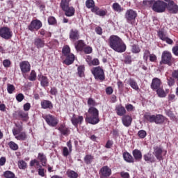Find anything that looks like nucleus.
I'll use <instances>...</instances> for the list:
<instances>
[{
    "label": "nucleus",
    "instance_id": "f257e3e1",
    "mask_svg": "<svg viewBox=\"0 0 178 178\" xmlns=\"http://www.w3.org/2000/svg\"><path fill=\"white\" fill-rule=\"evenodd\" d=\"M108 44L111 48L115 51V52L122 54L126 51V44L119 36L111 35L109 38Z\"/></svg>",
    "mask_w": 178,
    "mask_h": 178
},
{
    "label": "nucleus",
    "instance_id": "f03ea898",
    "mask_svg": "<svg viewBox=\"0 0 178 178\" xmlns=\"http://www.w3.org/2000/svg\"><path fill=\"white\" fill-rule=\"evenodd\" d=\"M86 118V122L90 124H97L99 123V111L95 107H89L88 112L85 113Z\"/></svg>",
    "mask_w": 178,
    "mask_h": 178
},
{
    "label": "nucleus",
    "instance_id": "7ed1b4c3",
    "mask_svg": "<svg viewBox=\"0 0 178 178\" xmlns=\"http://www.w3.org/2000/svg\"><path fill=\"white\" fill-rule=\"evenodd\" d=\"M144 118L149 123H156V124H163L165 120H166V117L161 114L151 115L150 113H145L144 115Z\"/></svg>",
    "mask_w": 178,
    "mask_h": 178
},
{
    "label": "nucleus",
    "instance_id": "20e7f679",
    "mask_svg": "<svg viewBox=\"0 0 178 178\" xmlns=\"http://www.w3.org/2000/svg\"><path fill=\"white\" fill-rule=\"evenodd\" d=\"M166 154H168V151L164 149L162 146H154L153 147V155L155 156L156 159L161 162V161H163V157L166 156Z\"/></svg>",
    "mask_w": 178,
    "mask_h": 178
},
{
    "label": "nucleus",
    "instance_id": "39448f33",
    "mask_svg": "<svg viewBox=\"0 0 178 178\" xmlns=\"http://www.w3.org/2000/svg\"><path fill=\"white\" fill-rule=\"evenodd\" d=\"M174 58L172 56V53L169 51H164L161 54V60L160 65H168V66H172L173 65Z\"/></svg>",
    "mask_w": 178,
    "mask_h": 178
},
{
    "label": "nucleus",
    "instance_id": "423d86ee",
    "mask_svg": "<svg viewBox=\"0 0 178 178\" xmlns=\"http://www.w3.org/2000/svg\"><path fill=\"white\" fill-rule=\"evenodd\" d=\"M166 8H168V3L162 0H154L152 10L156 13H163V12H165Z\"/></svg>",
    "mask_w": 178,
    "mask_h": 178
},
{
    "label": "nucleus",
    "instance_id": "0eeeda50",
    "mask_svg": "<svg viewBox=\"0 0 178 178\" xmlns=\"http://www.w3.org/2000/svg\"><path fill=\"white\" fill-rule=\"evenodd\" d=\"M91 73L93 74L95 80H99V81H104L105 80V72L104 68L102 67H94L91 69Z\"/></svg>",
    "mask_w": 178,
    "mask_h": 178
},
{
    "label": "nucleus",
    "instance_id": "6e6552de",
    "mask_svg": "<svg viewBox=\"0 0 178 178\" xmlns=\"http://www.w3.org/2000/svg\"><path fill=\"white\" fill-rule=\"evenodd\" d=\"M124 18L129 24H134L136 19H137V11L133 9H128L125 12Z\"/></svg>",
    "mask_w": 178,
    "mask_h": 178
},
{
    "label": "nucleus",
    "instance_id": "1a4fd4ad",
    "mask_svg": "<svg viewBox=\"0 0 178 178\" xmlns=\"http://www.w3.org/2000/svg\"><path fill=\"white\" fill-rule=\"evenodd\" d=\"M42 118L50 127H56L58 123H59V120L51 114L43 115Z\"/></svg>",
    "mask_w": 178,
    "mask_h": 178
},
{
    "label": "nucleus",
    "instance_id": "9d476101",
    "mask_svg": "<svg viewBox=\"0 0 178 178\" xmlns=\"http://www.w3.org/2000/svg\"><path fill=\"white\" fill-rule=\"evenodd\" d=\"M23 130L22 127H18L17 129H13V134L15 136L16 140H19V141H26L27 140V134L26 132H21Z\"/></svg>",
    "mask_w": 178,
    "mask_h": 178
},
{
    "label": "nucleus",
    "instance_id": "9b49d317",
    "mask_svg": "<svg viewBox=\"0 0 178 178\" xmlns=\"http://www.w3.org/2000/svg\"><path fill=\"white\" fill-rule=\"evenodd\" d=\"M42 27V22L38 19H33L29 25L28 29L30 31H38Z\"/></svg>",
    "mask_w": 178,
    "mask_h": 178
},
{
    "label": "nucleus",
    "instance_id": "f8f14e48",
    "mask_svg": "<svg viewBox=\"0 0 178 178\" xmlns=\"http://www.w3.org/2000/svg\"><path fill=\"white\" fill-rule=\"evenodd\" d=\"M100 178H108L112 175V169L108 165L103 166L99 171Z\"/></svg>",
    "mask_w": 178,
    "mask_h": 178
},
{
    "label": "nucleus",
    "instance_id": "ddd939ff",
    "mask_svg": "<svg viewBox=\"0 0 178 178\" xmlns=\"http://www.w3.org/2000/svg\"><path fill=\"white\" fill-rule=\"evenodd\" d=\"M0 37L4 40H10L12 38V31L8 27H2L0 29Z\"/></svg>",
    "mask_w": 178,
    "mask_h": 178
},
{
    "label": "nucleus",
    "instance_id": "4468645a",
    "mask_svg": "<svg viewBox=\"0 0 178 178\" xmlns=\"http://www.w3.org/2000/svg\"><path fill=\"white\" fill-rule=\"evenodd\" d=\"M166 8L169 13L172 15H176L178 13V5L176 4L174 1H170L168 3H167Z\"/></svg>",
    "mask_w": 178,
    "mask_h": 178
},
{
    "label": "nucleus",
    "instance_id": "2eb2a0df",
    "mask_svg": "<svg viewBox=\"0 0 178 178\" xmlns=\"http://www.w3.org/2000/svg\"><path fill=\"white\" fill-rule=\"evenodd\" d=\"M19 67L21 69V72L22 74H26V73H29L31 70V65L29 61H22L19 63Z\"/></svg>",
    "mask_w": 178,
    "mask_h": 178
},
{
    "label": "nucleus",
    "instance_id": "dca6fc26",
    "mask_svg": "<svg viewBox=\"0 0 178 178\" xmlns=\"http://www.w3.org/2000/svg\"><path fill=\"white\" fill-rule=\"evenodd\" d=\"M71 122L74 127H78L79 124H81L84 122V117L82 115L76 116V114H73Z\"/></svg>",
    "mask_w": 178,
    "mask_h": 178
},
{
    "label": "nucleus",
    "instance_id": "f3484780",
    "mask_svg": "<svg viewBox=\"0 0 178 178\" xmlns=\"http://www.w3.org/2000/svg\"><path fill=\"white\" fill-rule=\"evenodd\" d=\"M162 86V81L159 78H154L151 83V88L153 91H156V90L161 88Z\"/></svg>",
    "mask_w": 178,
    "mask_h": 178
},
{
    "label": "nucleus",
    "instance_id": "a211bd4d",
    "mask_svg": "<svg viewBox=\"0 0 178 178\" xmlns=\"http://www.w3.org/2000/svg\"><path fill=\"white\" fill-rule=\"evenodd\" d=\"M158 35H159V38L162 40V41H165V42H167V44H169L170 45L173 44V40L169 38L166 35V33H165V32L162 31H159L158 32Z\"/></svg>",
    "mask_w": 178,
    "mask_h": 178
},
{
    "label": "nucleus",
    "instance_id": "6ab92c4d",
    "mask_svg": "<svg viewBox=\"0 0 178 178\" xmlns=\"http://www.w3.org/2000/svg\"><path fill=\"white\" fill-rule=\"evenodd\" d=\"M62 10L65 12V16H67V17H71V16H74V13L76 12V10L73 6H67L62 8Z\"/></svg>",
    "mask_w": 178,
    "mask_h": 178
},
{
    "label": "nucleus",
    "instance_id": "aec40b11",
    "mask_svg": "<svg viewBox=\"0 0 178 178\" xmlns=\"http://www.w3.org/2000/svg\"><path fill=\"white\" fill-rule=\"evenodd\" d=\"M143 159L147 163H154V162H156V159H155V156L151 152L144 154Z\"/></svg>",
    "mask_w": 178,
    "mask_h": 178
},
{
    "label": "nucleus",
    "instance_id": "412c9836",
    "mask_svg": "<svg viewBox=\"0 0 178 178\" xmlns=\"http://www.w3.org/2000/svg\"><path fill=\"white\" fill-rule=\"evenodd\" d=\"M59 131L61 133L63 136L67 137L70 134V129L65 124H61L58 127Z\"/></svg>",
    "mask_w": 178,
    "mask_h": 178
},
{
    "label": "nucleus",
    "instance_id": "4be33fe9",
    "mask_svg": "<svg viewBox=\"0 0 178 178\" xmlns=\"http://www.w3.org/2000/svg\"><path fill=\"white\" fill-rule=\"evenodd\" d=\"M33 44L35 47H36V48H38V49H40V48H44V47H45V41L40 38H35Z\"/></svg>",
    "mask_w": 178,
    "mask_h": 178
},
{
    "label": "nucleus",
    "instance_id": "5701e85b",
    "mask_svg": "<svg viewBox=\"0 0 178 178\" xmlns=\"http://www.w3.org/2000/svg\"><path fill=\"white\" fill-rule=\"evenodd\" d=\"M122 120L124 126H126V127H129V126L131 124V122H133V118L129 115H123Z\"/></svg>",
    "mask_w": 178,
    "mask_h": 178
},
{
    "label": "nucleus",
    "instance_id": "b1692460",
    "mask_svg": "<svg viewBox=\"0 0 178 178\" xmlns=\"http://www.w3.org/2000/svg\"><path fill=\"white\" fill-rule=\"evenodd\" d=\"M70 40H73V41L79 40V38H80L79 31L77 29H72L70 32Z\"/></svg>",
    "mask_w": 178,
    "mask_h": 178
},
{
    "label": "nucleus",
    "instance_id": "393cba45",
    "mask_svg": "<svg viewBox=\"0 0 178 178\" xmlns=\"http://www.w3.org/2000/svg\"><path fill=\"white\" fill-rule=\"evenodd\" d=\"M133 156L137 162H140L141 159H143V154L141 153V151L136 149L133 150L132 152Z\"/></svg>",
    "mask_w": 178,
    "mask_h": 178
},
{
    "label": "nucleus",
    "instance_id": "a878e982",
    "mask_svg": "<svg viewBox=\"0 0 178 178\" xmlns=\"http://www.w3.org/2000/svg\"><path fill=\"white\" fill-rule=\"evenodd\" d=\"M41 106L42 109H52V108H54L52 102L49 100H42Z\"/></svg>",
    "mask_w": 178,
    "mask_h": 178
},
{
    "label": "nucleus",
    "instance_id": "bb28decb",
    "mask_svg": "<svg viewBox=\"0 0 178 178\" xmlns=\"http://www.w3.org/2000/svg\"><path fill=\"white\" fill-rule=\"evenodd\" d=\"M91 11L98 16H105L106 15V10H101L98 7H93Z\"/></svg>",
    "mask_w": 178,
    "mask_h": 178
},
{
    "label": "nucleus",
    "instance_id": "cd10ccee",
    "mask_svg": "<svg viewBox=\"0 0 178 178\" xmlns=\"http://www.w3.org/2000/svg\"><path fill=\"white\" fill-rule=\"evenodd\" d=\"M66 59L63 61L65 65L69 66V65H72L73 62H74V55L73 54H70L68 56H65Z\"/></svg>",
    "mask_w": 178,
    "mask_h": 178
},
{
    "label": "nucleus",
    "instance_id": "c85d7f7f",
    "mask_svg": "<svg viewBox=\"0 0 178 178\" xmlns=\"http://www.w3.org/2000/svg\"><path fill=\"white\" fill-rule=\"evenodd\" d=\"M39 81H40L42 87H48V84H49L48 78L44 75L39 76Z\"/></svg>",
    "mask_w": 178,
    "mask_h": 178
},
{
    "label": "nucleus",
    "instance_id": "c756f323",
    "mask_svg": "<svg viewBox=\"0 0 178 178\" xmlns=\"http://www.w3.org/2000/svg\"><path fill=\"white\" fill-rule=\"evenodd\" d=\"M123 158L124 161H126V162H128L129 163H134V159L133 158V156H131V154H130L127 152L123 153Z\"/></svg>",
    "mask_w": 178,
    "mask_h": 178
},
{
    "label": "nucleus",
    "instance_id": "7c9ffc66",
    "mask_svg": "<svg viewBox=\"0 0 178 178\" xmlns=\"http://www.w3.org/2000/svg\"><path fill=\"white\" fill-rule=\"evenodd\" d=\"M115 111L118 116H123L124 115H126V108H124V107H123L122 105L118 106L115 108Z\"/></svg>",
    "mask_w": 178,
    "mask_h": 178
},
{
    "label": "nucleus",
    "instance_id": "2f4dec72",
    "mask_svg": "<svg viewBox=\"0 0 178 178\" xmlns=\"http://www.w3.org/2000/svg\"><path fill=\"white\" fill-rule=\"evenodd\" d=\"M87 47L86 43H84V41L83 40H79L76 44H75V48L76 51H83L84 49V47Z\"/></svg>",
    "mask_w": 178,
    "mask_h": 178
},
{
    "label": "nucleus",
    "instance_id": "473e14b6",
    "mask_svg": "<svg viewBox=\"0 0 178 178\" xmlns=\"http://www.w3.org/2000/svg\"><path fill=\"white\" fill-rule=\"evenodd\" d=\"M38 159L41 162L42 166H47V156L44 155V153H39Z\"/></svg>",
    "mask_w": 178,
    "mask_h": 178
},
{
    "label": "nucleus",
    "instance_id": "72a5a7b5",
    "mask_svg": "<svg viewBox=\"0 0 178 178\" xmlns=\"http://www.w3.org/2000/svg\"><path fill=\"white\" fill-rule=\"evenodd\" d=\"M128 84L131 87V88L136 90V91H138V90H140L138 84H137V82L133 79H129L128 80Z\"/></svg>",
    "mask_w": 178,
    "mask_h": 178
},
{
    "label": "nucleus",
    "instance_id": "f704fd0d",
    "mask_svg": "<svg viewBox=\"0 0 178 178\" xmlns=\"http://www.w3.org/2000/svg\"><path fill=\"white\" fill-rule=\"evenodd\" d=\"M112 8L114 12H118V13L123 12V7L118 3H114L112 6Z\"/></svg>",
    "mask_w": 178,
    "mask_h": 178
},
{
    "label": "nucleus",
    "instance_id": "c9c22d12",
    "mask_svg": "<svg viewBox=\"0 0 178 178\" xmlns=\"http://www.w3.org/2000/svg\"><path fill=\"white\" fill-rule=\"evenodd\" d=\"M17 116H19L21 119L26 120V119H29V113H26L23 111H18L16 112Z\"/></svg>",
    "mask_w": 178,
    "mask_h": 178
},
{
    "label": "nucleus",
    "instance_id": "e433bc0d",
    "mask_svg": "<svg viewBox=\"0 0 178 178\" xmlns=\"http://www.w3.org/2000/svg\"><path fill=\"white\" fill-rule=\"evenodd\" d=\"M39 33L40 35H42V37H45V38H49L52 35V33L49 31H45L44 29H42L39 31Z\"/></svg>",
    "mask_w": 178,
    "mask_h": 178
},
{
    "label": "nucleus",
    "instance_id": "4c0bfd02",
    "mask_svg": "<svg viewBox=\"0 0 178 178\" xmlns=\"http://www.w3.org/2000/svg\"><path fill=\"white\" fill-rule=\"evenodd\" d=\"M155 3V0H145L143 2V6H146V8H152L154 6V3Z\"/></svg>",
    "mask_w": 178,
    "mask_h": 178
},
{
    "label": "nucleus",
    "instance_id": "58836bf2",
    "mask_svg": "<svg viewBox=\"0 0 178 178\" xmlns=\"http://www.w3.org/2000/svg\"><path fill=\"white\" fill-rule=\"evenodd\" d=\"M156 91L158 97H159L160 98H165L166 97V92H165L163 88H160L156 90Z\"/></svg>",
    "mask_w": 178,
    "mask_h": 178
},
{
    "label": "nucleus",
    "instance_id": "ea45409f",
    "mask_svg": "<svg viewBox=\"0 0 178 178\" xmlns=\"http://www.w3.org/2000/svg\"><path fill=\"white\" fill-rule=\"evenodd\" d=\"M84 161L86 165H90L92 161H94V156L91 154H87L84 157Z\"/></svg>",
    "mask_w": 178,
    "mask_h": 178
},
{
    "label": "nucleus",
    "instance_id": "a19ab883",
    "mask_svg": "<svg viewBox=\"0 0 178 178\" xmlns=\"http://www.w3.org/2000/svg\"><path fill=\"white\" fill-rule=\"evenodd\" d=\"M131 52L132 54H140L141 52V49L138 44H133L131 46Z\"/></svg>",
    "mask_w": 178,
    "mask_h": 178
},
{
    "label": "nucleus",
    "instance_id": "79ce46f5",
    "mask_svg": "<svg viewBox=\"0 0 178 178\" xmlns=\"http://www.w3.org/2000/svg\"><path fill=\"white\" fill-rule=\"evenodd\" d=\"M86 8H88V9H92L93 8H97V6H95V3L94 2V0H87L86 1Z\"/></svg>",
    "mask_w": 178,
    "mask_h": 178
},
{
    "label": "nucleus",
    "instance_id": "37998d69",
    "mask_svg": "<svg viewBox=\"0 0 178 178\" xmlns=\"http://www.w3.org/2000/svg\"><path fill=\"white\" fill-rule=\"evenodd\" d=\"M8 147L10 148V149H13V151H17V149H19V145H17V144L13 141L8 143Z\"/></svg>",
    "mask_w": 178,
    "mask_h": 178
},
{
    "label": "nucleus",
    "instance_id": "c03bdc74",
    "mask_svg": "<svg viewBox=\"0 0 178 178\" xmlns=\"http://www.w3.org/2000/svg\"><path fill=\"white\" fill-rule=\"evenodd\" d=\"M18 168L19 169H26L27 168V163L23 160H19L17 163Z\"/></svg>",
    "mask_w": 178,
    "mask_h": 178
},
{
    "label": "nucleus",
    "instance_id": "a18cd8bd",
    "mask_svg": "<svg viewBox=\"0 0 178 178\" xmlns=\"http://www.w3.org/2000/svg\"><path fill=\"white\" fill-rule=\"evenodd\" d=\"M67 176L70 178H77L79 177V175L77 172L73 171V170H68L67 172Z\"/></svg>",
    "mask_w": 178,
    "mask_h": 178
},
{
    "label": "nucleus",
    "instance_id": "49530a36",
    "mask_svg": "<svg viewBox=\"0 0 178 178\" xmlns=\"http://www.w3.org/2000/svg\"><path fill=\"white\" fill-rule=\"evenodd\" d=\"M62 52L64 56H67L68 55H70V47H69V46H65L63 48Z\"/></svg>",
    "mask_w": 178,
    "mask_h": 178
},
{
    "label": "nucleus",
    "instance_id": "de8ad7c7",
    "mask_svg": "<svg viewBox=\"0 0 178 178\" xmlns=\"http://www.w3.org/2000/svg\"><path fill=\"white\" fill-rule=\"evenodd\" d=\"M84 70H85V67L84 65H81L78 67V75L80 77H83L84 76Z\"/></svg>",
    "mask_w": 178,
    "mask_h": 178
},
{
    "label": "nucleus",
    "instance_id": "09e8293b",
    "mask_svg": "<svg viewBox=\"0 0 178 178\" xmlns=\"http://www.w3.org/2000/svg\"><path fill=\"white\" fill-rule=\"evenodd\" d=\"M70 1L71 0H61L60 4L61 9H63V8L70 6Z\"/></svg>",
    "mask_w": 178,
    "mask_h": 178
},
{
    "label": "nucleus",
    "instance_id": "8fccbe9b",
    "mask_svg": "<svg viewBox=\"0 0 178 178\" xmlns=\"http://www.w3.org/2000/svg\"><path fill=\"white\" fill-rule=\"evenodd\" d=\"M36 165V168H42V166L41 165H40V161H38L37 159H33L32 161H31L30 162V166L33 167V166H35Z\"/></svg>",
    "mask_w": 178,
    "mask_h": 178
},
{
    "label": "nucleus",
    "instance_id": "3c124183",
    "mask_svg": "<svg viewBox=\"0 0 178 178\" xmlns=\"http://www.w3.org/2000/svg\"><path fill=\"white\" fill-rule=\"evenodd\" d=\"M88 106H90V108H91V106L92 108H94V106H97V102H95V100H94V99L90 97L88 99Z\"/></svg>",
    "mask_w": 178,
    "mask_h": 178
},
{
    "label": "nucleus",
    "instance_id": "603ef678",
    "mask_svg": "<svg viewBox=\"0 0 178 178\" xmlns=\"http://www.w3.org/2000/svg\"><path fill=\"white\" fill-rule=\"evenodd\" d=\"M37 79V74L35 73V71L32 70L30 76H29V80H30V81H35Z\"/></svg>",
    "mask_w": 178,
    "mask_h": 178
},
{
    "label": "nucleus",
    "instance_id": "864d4df0",
    "mask_svg": "<svg viewBox=\"0 0 178 178\" xmlns=\"http://www.w3.org/2000/svg\"><path fill=\"white\" fill-rule=\"evenodd\" d=\"M124 62V63H126V65H131V62H133L131 59V56L130 55L125 56Z\"/></svg>",
    "mask_w": 178,
    "mask_h": 178
},
{
    "label": "nucleus",
    "instance_id": "5fc2aeb1",
    "mask_svg": "<svg viewBox=\"0 0 178 178\" xmlns=\"http://www.w3.org/2000/svg\"><path fill=\"white\" fill-rule=\"evenodd\" d=\"M138 136L139 138H145V137H147V131L145 130H140L138 132Z\"/></svg>",
    "mask_w": 178,
    "mask_h": 178
},
{
    "label": "nucleus",
    "instance_id": "6e6d98bb",
    "mask_svg": "<svg viewBox=\"0 0 178 178\" xmlns=\"http://www.w3.org/2000/svg\"><path fill=\"white\" fill-rule=\"evenodd\" d=\"M15 90V86L12 84H8L7 90L9 94H13V91Z\"/></svg>",
    "mask_w": 178,
    "mask_h": 178
},
{
    "label": "nucleus",
    "instance_id": "4d7b16f0",
    "mask_svg": "<svg viewBox=\"0 0 178 178\" xmlns=\"http://www.w3.org/2000/svg\"><path fill=\"white\" fill-rule=\"evenodd\" d=\"M149 55H151V53L149 52V50H144L143 53V59L144 60H148V58H149Z\"/></svg>",
    "mask_w": 178,
    "mask_h": 178
},
{
    "label": "nucleus",
    "instance_id": "13d9d810",
    "mask_svg": "<svg viewBox=\"0 0 178 178\" xmlns=\"http://www.w3.org/2000/svg\"><path fill=\"white\" fill-rule=\"evenodd\" d=\"M83 51L85 54H91L92 52V48L90 46H85Z\"/></svg>",
    "mask_w": 178,
    "mask_h": 178
},
{
    "label": "nucleus",
    "instance_id": "bf43d9fd",
    "mask_svg": "<svg viewBox=\"0 0 178 178\" xmlns=\"http://www.w3.org/2000/svg\"><path fill=\"white\" fill-rule=\"evenodd\" d=\"M125 108L128 112H133L134 111V106L130 104H127Z\"/></svg>",
    "mask_w": 178,
    "mask_h": 178
},
{
    "label": "nucleus",
    "instance_id": "052dcab7",
    "mask_svg": "<svg viewBox=\"0 0 178 178\" xmlns=\"http://www.w3.org/2000/svg\"><path fill=\"white\" fill-rule=\"evenodd\" d=\"M99 65V60L98 58H94L92 60L90 66H98Z\"/></svg>",
    "mask_w": 178,
    "mask_h": 178
},
{
    "label": "nucleus",
    "instance_id": "680f3d73",
    "mask_svg": "<svg viewBox=\"0 0 178 178\" xmlns=\"http://www.w3.org/2000/svg\"><path fill=\"white\" fill-rule=\"evenodd\" d=\"M16 99L18 101V102H22V101L24 99V95L22 93H19L16 96Z\"/></svg>",
    "mask_w": 178,
    "mask_h": 178
},
{
    "label": "nucleus",
    "instance_id": "e2e57ef3",
    "mask_svg": "<svg viewBox=\"0 0 178 178\" xmlns=\"http://www.w3.org/2000/svg\"><path fill=\"white\" fill-rule=\"evenodd\" d=\"M167 80L168 84L170 87H172V86H175V79L173 78L170 77Z\"/></svg>",
    "mask_w": 178,
    "mask_h": 178
},
{
    "label": "nucleus",
    "instance_id": "0e129e2a",
    "mask_svg": "<svg viewBox=\"0 0 178 178\" xmlns=\"http://www.w3.org/2000/svg\"><path fill=\"white\" fill-rule=\"evenodd\" d=\"M120 176L122 178H129L130 177V174L129 172H126L124 171H122L120 172Z\"/></svg>",
    "mask_w": 178,
    "mask_h": 178
},
{
    "label": "nucleus",
    "instance_id": "69168bd1",
    "mask_svg": "<svg viewBox=\"0 0 178 178\" xmlns=\"http://www.w3.org/2000/svg\"><path fill=\"white\" fill-rule=\"evenodd\" d=\"M49 24H55L56 23V19L54 17H49L48 18Z\"/></svg>",
    "mask_w": 178,
    "mask_h": 178
},
{
    "label": "nucleus",
    "instance_id": "338daca9",
    "mask_svg": "<svg viewBox=\"0 0 178 178\" xmlns=\"http://www.w3.org/2000/svg\"><path fill=\"white\" fill-rule=\"evenodd\" d=\"M63 156H67L69 155V149H67V147H63Z\"/></svg>",
    "mask_w": 178,
    "mask_h": 178
},
{
    "label": "nucleus",
    "instance_id": "774afa93",
    "mask_svg": "<svg viewBox=\"0 0 178 178\" xmlns=\"http://www.w3.org/2000/svg\"><path fill=\"white\" fill-rule=\"evenodd\" d=\"M149 58L150 62H155L157 59L156 56L154 54H150Z\"/></svg>",
    "mask_w": 178,
    "mask_h": 178
}]
</instances>
